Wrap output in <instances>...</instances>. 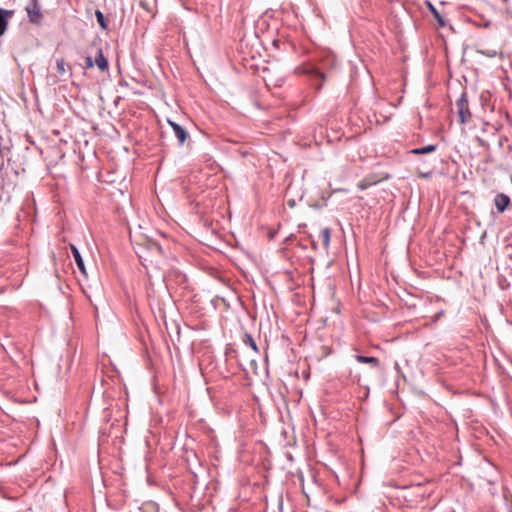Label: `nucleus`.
Here are the masks:
<instances>
[{
  "mask_svg": "<svg viewBox=\"0 0 512 512\" xmlns=\"http://www.w3.org/2000/svg\"><path fill=\"white\" fill-rule=\"evenodd\" d=\"M457 114L459 122L466 124L471 119V112L468 106V98L466 93H462L460 98L456 101Z\"/></svg>",
  "mask_w": 512,
  "mask_h": 512,
  "instance_id": "f257e3e1",
  "label": "nucleus"
},
{
  "mask_svg": "<svg viewBox=\"0 0 512 512\" xmlns=\"http://www.w3.org/2000/svg\"><path fill=\"white\" fill-rule=\"evenodd\" d=\"M26 11L31 22L37 23L41 20L42 14L37 0H30L26 6Z\"/></svg>",
  "mask_w": 512,
  "mask_h": 512,
  "instance_id": "f03ea898",
  "label": "nucleus"
},
{
  "mask_svg": "<svg viewBox=\"0 0 512 512\" xmlns=\"http://www.w3.org/2000/svg\"><path fill=\"white\" fill-rule=\"evenodd\" d=\"M494 204L497 208V211L499 213H502L509 206L510 198L508 195L504 193H498L494 198Z\"/></svg>",
  "mask_w": 512,
  "mask_h": 512,
  "instance_id": "7ed1b4c3",
  "label": "nucleus"
},
{
  "mask_svg": "<svg viewBox=\"0 0 512 512\" xmlns=\"http://www.w3.org/2000/svg\"><path fill=\"white\" fill-rule=\"evenodd\" d=\"M168 123L171 126L179 143L183 144L188 136V133L186 132V130L181 125H179L178 123L173 122L171 120H168Z\"/></svg>",
  "mask_w": 512,
  "mask_h": 512,
  "instance_id": "20e7f679",
  "label": "nucleus"
},
{
  "mask_svg": "<svg viewBox=\"0 0 512 512\" xmlns=\"http://www.w3.org/2000/svg\"><path fill=\"white\" fill-rule=\"evenodd\" d=\"M95 65L99 68L100 71L104 72L108 69V60L103 55L102 49H98L95 57Z\"/></svg>",
  "mask_w": 512,
  "mask_h": 512,
  "instance_id": "39448f33",
  "label": "nucleus"
},
{
  "mask_svg": "<svg viewBox=\"0 0 512 512\" xmlns=\"http://www.w3.org/2000/svg\"><path fill=\"white\" fill-rule=\"evenodd\" d=\"M263 79H264L267 87H270V86L279 87L282 85V83L284 81L282 77H275L269 71H267V75L263 76Z\"/></svg>",
  "mask_w": 512,
  "mask_h": 512,
  "instance_id": "423d86ee",
  "label": "nucleus"
},
{
  "mask_svg": "<svg viewBox=\"0 0 512 512\" xmlns=\"http://www.w3.org/2000/svg\"><path fill=\"white\" fill-rule=\"evenodd\" d=\"M70 247H71V252L73 254L74 260L77 264V267L83 274H85L86 273L85 265H84V261H83V258L81 256L79 250L74 245H70Z\"/></svg>",
  "mask_w": 512,
  "mask_h": 512,
  "instance_id": "0eeeda50",
  "label": "nucleus"
},
{
  "mask_svg": "<svg viewBox=\"0 0 512 512\" xmlns=\"http://www.w3.org/2000/svg\"><path fill=\"white\" fill-rule=\"evenodd\" d=\"M355 359L359 363L370 364L372 367H378L379 366V360L376 357L356 355Z\"/></svg>",
  "mask_w": 512,
  "mask_h": 512,
  "instance_id": "6e6552de",
  "label": "nucleus"
},
{
  "mask_svg": "<svg viewBox=\"0 0 512 512\" xmlns=\"http://www.w3.org/2000/svg\"><path fill=\"white\" fill-rule=\"evenodd\" d=\"M11 12L0 8V36L3 35L7 29L8 17Z\"/></svg>",
  "mask_w": 512,
  "mask_h": 512,
  "instance_id": "1a4fd4ad",
  "label": "nucleus"
},
{
  "mask_svg": "<svg viewBox=\"0 0 512 512\" xmlns=\"http://www.w3.org/2000/svg\"><path fill=\"white\" fill-rule=\"evenodd\" d=\"M436 145H427V146H424V147H421V148H414L411 150V153L413 154H416V155H420V154H428V153H432L436 150Z\"/></svg>",
  "mask_w": 512,
  "mask_h": 512,
  "instance_id": "9d476101",
  "label": "nucleus"
},
{
  "mask_svg": "<svg viewBox=\"0 0 512 512\" xmlns=\"http://www.w3.org/2000/svg\"><path fill=\"white\" fill-rule=\"evenodd\" d=\"M305 74H311L317 78H320L322 82L325 80V75L316 67L310 66L308 68L303 69L302 71Z\"/></svg>",
  "mask_w": 512,
  "mask_h": 512,
  "instance_id": "9b49d317",
  "label": "nucleus"
},
{
  "mask_svg": "<svg viewBox=\"0 0 512 512\" xmlns=\"http://www.w3.org/2000/svg\"><path fill=\"white\" fill-rule=\"evenodd\" d=\"M330 229L329 228H324L323 230H321L320 232V238L322 240V243L324 245L325 248H328L329 246V243H330Z\"/></svg>",
  "mask_w": 512,
  "mask_h": 512,
  "instance_id": "f8f14e48",
  "label": "nucleus"
},
{
  "mask_svg": "<svg viewBox=\"0 0 512 512\" xmlns=\"http://www.w3.org/2000/svg\"><path fill=\"white\" fill-rule=\"evenodd\" d=\"M244 343L248 345L254 352H258L257 344L251 335L245 334Z\"/></svg>",
  "mask_w": 512,
  "mask_h": 512,
  "instance_id": "ddd939ff",
  "label": "nucleus"
},
{
  "mask_svg": "<svg viewBox=\"0 0 512 512\" xmlns=\"http://www.w3.org/2000/svg\"><path fill=\"white\" fill-rule=\"evenodd\" d=\"M95 16H96L97 22L99 23L101 28L102 29H106L107 28V24H106V20H105L104 14L100 10H96L95 11Z\"/></svg>",
  "mask_w": 512,
  "mask_h": 512,
  "instance_id": "4468645a",
  "label": "nucleus"
},
{
  "mask_svg": "<svg viewBox=\"0 0 512 512\" xmlns=\"http://www.w3.org/2000/svg\"><path fill=\"white\" fill-rule=\"evenodd\" d=\"M66 62L64 59H58L56 62L57 71L59 74H64L66 72Z\"/></svg>",
  "mask_w": 512,
  "mask_h": 512,
  "instance_id": "2eb2a0df",
  "label": "nucleus"
},
{
  "mask_svg": "<svg viewBox=\"0 0 512 512\" xmlns=\"http://www.w3.org/2000/svg\"><path fill=\"white\" fill-rule=\"evenodd\" d=\"M95 65V62L94 60L92 59V57L90 56H87L85 58V66L87 69H90V68H93V66Z\"/></svg>",
  "mask_w": 512,
  "mask_h": 512,
  "instance_id": "dca6fc26",
  "label": "nucleus"
},
{
  "mask_svg": "<svg viewBox=\"0 0 512 512\" xmlns=\"http://www.w3.org/2000/svg\"><path fill=\"white\" fill-rule=\"evenodd\" d=\"M371 185L370 182H368L367 180H362L358 183V188L360 190H365L367 189L369 186Z\"/></svg>",
  "mask_w": 512,
  "mask_h": 512,
  "instance_id": "f3484780",
  "label": "nucleus"
},
{
  "mask_svg": "<svg viewBox=\"0 0 512 512\" xmlns=\"http://www.w3.org/2000/svg\"><path fill=\"white\" fill-rule=\"evenodd\" d=\"M443 314V312H440L439 314L436 315V319H438L439 317H441V315Z\"/></svg>",
  "mask_w": 512,
  "mask_h": 512,
  "instance_id": "a211bd4d",
  "label": "nucleus"
},
{
  "mask_svg": "<svg viewBox=\"0 0 512 512\" xmlns=\"http://www.w3.org/2000/svg\"><path fill=\"white\" fill-rule=\"evenodd\" d=\"M322 86V83H320L319 85L316 86V89H320Z\"/></svg>",
  "mask_w": 512,
  "mask_h": 512,
  "instance_id": "6ab92c4d",
  "label": "nucleus"
}]
</instances>
